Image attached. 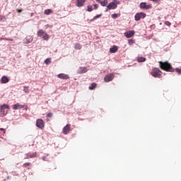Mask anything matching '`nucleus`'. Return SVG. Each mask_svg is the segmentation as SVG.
I'll list each match as a JSON object with an SVG mask.
<instances>
[{"instance_id": "nucleus-1", "label": "nucleus", "mask_w": 181, "mask_h": 181, "mask_svg": "<svg viewBox=\"0 0 181 181\" xmlns=\"http://www.w3.org/2000/svg\"><path fill=\"white\" fill-rule=\"evenodd\" d=\"M159 64L160 69H161V70H164V71H170V73H173V71H175V69H173L172 65L168 62H159Z\"/></svg>"}, {"instance_id": "nucleus-2", "label": "nucleus", "mask_w": 181, "mask_h": 181, "mask_svg": "<svg viewBox=\"0 0 181 181\" xmlns=\"http://www.w3.org/2000/svg\"><path fill=\"white\" fill-rule=\"evenodd\" d=\"M153 77H160L162 76V71L159 68H153L151 72Z\"/></svg>"}, {"instance_id": "nucleus-3", "label": "nucleus", "mask_w": 181, "mask_h": 181, "mask_svg": "<svg viewBox=\"0 0 181 181\" xmlns=\"http://www.w3.org/2000/svg\"><path fill=\"white\" fill-rule=\"evenodd\" d=\"M146 18V13H137L134 16V21H141V19H145Z\"/></svg>"}, {"instance_id": "nucleus-4", "label": "nucleus", "mask_w": 181, "mask_h": 181, "mask_svg": "<svg viewBox=\"0 0 181 181\" xmlns=\"http://www.w3.org/2000/svg\"><path fill=\"white\" fill-rule=\"evenodd\" d=\"M119 4V1L117 0H113L112 2L109 3L107 5V9H117V4Z\"/></svg>"}, {"instance_id": "nucleus-5", "label": "nucleus", "mask_w": 181, "mask_h": 181, "mask_svg": "<svg viewBox=\"0 0 181 181\" xmlns=\"http://www.w3.org/2000/svg\"><path fill=\"white\" fill-rule=\"evenodd\" d=\"M11 107L7 104H4L0 107V111L3 115H6L8 114V110L5 111V110H9Z\"/></svg>"}, {"instance_id": "nucleus-6", "label": "nucleus", "mask_w": 181, "mask_h": 181, "mask_svg": "<svg viewBox=\"0 0 181 181\" xmlns=\"http://www.w3.org/2000/svg\"><path fill=\"white\" fill-rule=\"evenodd\" d=\"M114 80V74H110L108 75H106L104 78V81L105 83H110V81H112Z\"/></svg>"}, {"instance_id": "nucleus-7", "label": "nucleus", "mask_w": 181, "mask_h": 181, "mask_svg": "<svg viewBox=\"0 0 181 181\" xmlns=\"http://www.w3.org/2000/svg\"><path fill=\"white\" fill-rule=\"evenodd\" d=\"M22 108H25V110H28V106L21 105L19 103H16L13 105V109L14 110H22Z\"/></svg>"}, {"instance_id": "nucleus-8", "label": "nucleus", "mask_w": 181, "mask_h": 181, "mask_svg": "<svg viewBox=\"0 0 181 181\" xmlns=\"http://www.w3.org/2000/svg\"><path fill=\"white\" fill-rule=\"evenodd\" d=\"M141 9H152V4H146V2H141L140 4Z\"/></svg>"}, {"instance_id": "nucleus-9", "label": "nucleus", "mask_w": 181, "mask_h": 181, "mask_svg": "<svg viewBox=\"0 0 181 181\" xmlns=\"http://www.w3.org/2000/svg\"><path fill=\"white\" fill-rule=\"evenodd\" d=\"M71 129V124H66L62 130V132L64 134V135H67V134H69V132H70Z\"/></svg>"}, {"instance_id": "nucleus-10", "label": "nucleus", "mask_w": 181, "mask_h": 181, "mask_svg": "<svg viewBox=\"0 0 181 181\" xmlns=\"http://www.w3.org/2000/svg\"><path fill=\"white\" fill-rule=\"evenodd\" d=\"M134 35H135V31H134V30H129V31L125 32L124 33V35L127 39L132 37V36H134Z\"/></svg>"}, {"instance_id": "nucleus-11", "label": "nucleus", "mask_w": 181, "mask_h": 181, "mask_svg": "<svg viewBox=\"0 0 181 181\" xmlns=\"http://www.w3.org/2000/svg\"><path fill=\"white\" fill-rule=\"evenodd\" d=\"M57 77L58 78H61L62 80H69V78H70L69 75L66 74H59L57 75Z\"/></svg>"}, {"instance_id": "nucleus-12", "label": "nucleus", "mask_w": 181, "mask_h": 181, "mask_svg": "<svg viewBox=\"0 0 181 181\" xmlns=\"http://www.w3.org/2000/svg\"><path fill=\"white\" fill-rule=\"evenodd\" d=\"M45 31H43V30H39L37 33L39 37H43L44 40H46V36H45Z\"/></svg>"}, {"instance_id": "nucleus-13", "label": "nucleus", "mask_w": 181, "mask_h": 181, "mask_svg": "<svg viewBox=\"0 0 181 181\" xmlns=\"http://www.w3.org/2000/svg\"><path fill=\"white\" fill-rule=\"evenodd\" d=\"M36 125L38 128H44L45 127V124L43 123V120L42 119H37Z\"/></svg>"}, {"instance_id": "nucleus-14", "label": "nucleus", "mask_w": 181, "mask_h": 181, "mask_svg": "<svg viewBox=\"0 0 181 181\" xmlns=\"http://www.w3.org/2000/svg\"><path fill=\"white\" fill-rule=\"evenodd\" d=\"M84 4H86V0H77L76 6L81 8V6H84Z\"/></svg>"}, {"instance_id": "nucleus-15", "label": "nucleus", "mask_w": 181, "mask_h": 181, "mask_svg": "<svg viewBox=\"0 0 181 181\" xmlns=\"http://www.w3.org/2000/svg\"><path fill=\"white\" fill-rule=\"evenodd\" d=\"M1 81L2 84H6V83H9V78L6 76H2Z\"/></svg>"}, {"instance_id": "nucleus-16", "label": "nucleus", "mask_w": 181, "mask_h": 181, "mask_svg": "<svg viewBox=\"0 0 181 181\" xmlns=\"http://www.w3.org/2000/svg\"><path fill=\"white\" fill-rule=\"evenodd\" d=\"M118 52V47L117 45H113L111 48H110V53H117Z\"/></svg>"}, {"instance_id": "nucleus-17", "label": "nucleus", "mask_w": 181, "mask_h": 181, "mask_svg": "<svg viewBox=\"0 0 181 181\" xmlns=\"http://www.w3.org/2000/svg\"><path fill=\"white\" fill-rule=\"evenodd\" d=\"M36 153H28L27 154V157L25 158V159H30L31 158H36Z\"/></svg>"}, {"instance_id": "nucleus-18", "label": "nucleus", "mask_w": 181, "mask_h": 181, "mask_svg": "<svg viewBox=\"0 0 181 181\" xmlns=\"http://www.w3.org/2000/svg\"><path fill=\"white\" fill-rule=\"evenodd\" d=\"M88 69L87 68L84 67V66H81L79 68V74H83L84 73H87Z\"/></svg>"}, {"instance_id": "nucleus-19", "label": "nucleus", "mask_w": 181, "mask_h": 181, "mask_svg": "<svg viewBox=\"0 0 181 181\" xmlns=\"http://www.w3.org/2000/svg\"><path fill=\"white\" fill-rule=\"evenodd\" d=\"M137 62L139 63H144V62H146V58L142 57H137Z\"/></svg>"}, {"instance_id": "nucleus-20", "label": "nucleus", "mask_w": 181, "mask_h": 181, "mask_svg": "<svg viewBox=\"0 0 181 181\" xmlns=\"http://www.w3.org/2000/svg\"><path fill=\"white\" fill-rule=\"evenodd\" d=\"M98 2H99V4H100V5L102 6H107V5L108 4V0H104L103 1L100 0V1H98Z\"/></svg>"}, {"instance_id": "nucleus-21", "label": "nucleus", "mask_w": 181, "mask_h": 181, "mask_svg": "<svg viewBox=\"0 0 181 181\" xmlns=\"http://www.w3.org/2000/svg\"><path fill=\"white\" fill-rule=\"evenodd\" d=\"M83 47V45H81L80 43L75 44L74 49L76 50H81V49Z\"/></svg>"}, {"instance_id": "nucleus-22", "label": "nucleus", "mask_w": 181, "mask_h": 181, "mask_svg": "<svg viewBox=\"0 0 181 181\" xmlns=\"http://www.w3.org/2000/svg\"><path fill=\"white\" fill-rule=\"evenodd\" d=\"M97 88V83H92L90 86H89V90H95Z\"/></svg>"}, {"instance_id": "nucleus-23", "label": "nucleus", "mask_w": 181, "mask_h": 181, "mask_svg": "<svg viewBox=\"0 0 181 181\" xmlns=\"http://www.w3.org/2000/svg\"><path fill=\"white\" fill-rule=\"evenodd\" d=\"M120 16H121V14L115 13V14L112 15V19H117V18H119Z\"/></svg>"}, {"instance_id": "nucleus-24", "label": "nucleus", "mask_w": 181, "mask_h": 181, "mask_svg": "<svg viewBox=\"0 0 181 181\" xmlns=\"http://www.w3.org/2000/svg\"><path fill=\"white\" fill-rule=\"evenodd\" d=\"M87 8L88 12H93V6H88Z\"/></svg>"}, {"instance_id": "nucleus-25", "label": "nucleus", "mask_w": 181, "mask_h": 181, "mask_svg": "<svg viewBox=\"0 0 181 181\" xmlns=\"http://www.w3.org/2000/svg\"><path fill=\"white\" fill-rule=\"evenodd\" d=\"M53 11L52 9H47L46 10V15H50V13H52Z\"/></svg>"}, {"instance_id": "nucleus-26", "label": "nucleus", "mask_w": 181, "mask_h": 181, "mask_svg": "<svg viewBox=\"0 0 181 181\" xmlns=\"http://www.w3.org/2000/svg\"><path fill=\"white\" fill-rule=\"evenodd\" d=\"M23 91H25V93H29V86H24Z\"/></svg>"}, {"instance_id": "nucleus-27", "label": "nucleus", "mask_w": 181, "mask_h": 181, "mask_svg": "<svg viewBox=\"0 0 181 181\" xmlns=\"http://www.w3.org/2000/svg\"><path fill=\"white\" fill-rule=\"evenodd\" d=\"M98 18H101V14L96 15L95 17H93V21H95V19H98Z\"/></svg>"}, {"instance_id": "nucleus-28", "label": "nucleus", "mask_w": 181, "mask_h": 181, "mask_svg": "<svg viewBox=\"0 0 181 181\" xmlns=\"http://www.w3.org/2000/svg\"><path fill=\"white\" fill-rule=\"evenodd\" d=\"M30 165V163H25L23 166V168H28Z\"/></svg>"}, {"instance_id": "nucleus-29", "label": "nucleus", "mask_w": 181, "mask_h": 181, "mask_svg": "<svg viewBox=\"0 0 181 181\" xmlns=\"http://www.w3.org/2000/svg\"><path fill=\"white\" fill-rule=\"evenodd\" d=\"M175 71H176L177 73H178V74H181V69H180L177 68V69H175Z\"/></svg>"}, {"instance_id": "nucleus-30", "label": "nucleus", "mask_w": 181, "mask_h": 181, "mask_svg": "<svg viewBox=\"0 0 181 181\" xmlns=\"http://www.w3.org/2000/svg\"><path fill=\"white\" fill-rule=\"evenodd\" d=\"M134 43V40H128V44L131 46V45H133Z\"/></svg>"}, {"instance_id": "nucleus-31", "label": "nucleus", "mask_w": 181, "mask_h": 181, "mask_svg": "<svg viewBox=\"0 0 181 181\" xmlns=\"http://www.w3.org/2000/svg\"><path fill=\"white\" fill-rule=\"evenodd\" d=\"M47 117H48V118H52L53 117V113L50 112V113H48L47 115Z\"/></svg>"}, {"instance_id": "nucleus-32", "label": "nucleus", "mask_w": 181, "mask_h": 181, "mask_svg": "<svg viewBox=\"0 0 181 181\" xmlns=\"http://www.w3.org/2000/svg\"><path fill=\"white\" fill-rule=\"evenodd\" d=\"M165 25H166V26H170V25H172V23L169 21H165Z\"/></svg>"}, {"instance_id": "nucleus-33", "label": "nucleus", "mask_w": 181, "mask_h": 181, "mask_svg": "<svg viewBox=\"0 0 181 181\" xmlns=\"http://www.w3.org/2000/svg\"><path fill=\"white\" fill-rule=\"evenodd\" d=\"M51 59H46V64H49V63H50V62H51Z\"/></svg>"}, {"instance_id": "nucleus-34", "label": "nucleus", "mask_w": 181, "mask_h": 181, "mask_svg": "<svg viewBox=\"0 0 181 181\" xmlns=\"http://www.w3.org/2000/svg\"><path fill=\"white\" fill-rule=\"evenodd\" d=\"M6 40H8V42H13V39L12 38H7Z\"/></svg>"}, {"instance_id": "nucleus-35", "label": "nucleus", "mask_w": 181, "mask_h": 181, "mask_svg": "<svg viewBox=\"0 0 181 181\" xmlns=\"http://www.w3.org/2000/svg\"><path fill=\"white\" fill-rule=\"evenodd\" d=\"M0 40H8V38H6V37H1Z\"/></svg>"}, {"instance_id": "nucleus-36", "label": "nucleus", "mask_w": 181, "mask_h": 181, "mask_svg": "<svg viewBox=\"0 0 181 181\" xmlns=\"http://www.w3.org/2000/svg\"><path fill=\"white\" fill-rule=\"evenodd\" d=\"M94 8L98 9V4H94Z\"/></svg>"}, {"instance_id": "nucleus-37", "label": "nucleus", "mask_w": 181, "mask_h": 181, "mask_svg": "<svg viewBox=\"0 0 181 181\" xmlns=\"http://www.w3.org/2000/svg\"><path fill=\"white\" fill-rule=\"evenodd\" d=\"M149 1H152L153 2H159V1L160 0H149Z\"/></svg>"}, {"instance_id": "nucleus-38", "label": "nucleus", "mask_w": 181, "mask_h": 181, "mask_svg": "<svg viewBox=\"0 0 181 181\" xmlns=\"http://www.w3.org/2000/svg\"><path fill=\"white\" fill-rule=\"evenodd\" d=\"M109 10H110V8H108V6H107V8H106L105 12H108Z\"/></svg>"}, {"instance_id": "nucleus-39", "label": "nucleus", "mask_w": 181, "mask_h": 181, "mask_svg": "<svg viewBox=\"0 0 181 181\" xmlns=\"http://www.w3.org/2000/svg\"><path fill=\"white\" fill-rule=\"evenodd\" d=\"M17 12H18V13H21V12H22V10H21V9H17Z\"/></svg>"}, {"instance_id": "nucleus-40", "label": "nucleus", "mask_w": 181, "mask_h": 181, "mask_svg": "<svg viewBox=\"0 0 181 181\" xmlns=\"http://www.w3.org/2000/svg\"><path fill=\"white\" fill-rule=\"evenodd\" d=\"M0 131H4L5 133V129H4V128H0Z\"/></svg>"}, {"instance_id": "nucleus-41", "label": "nucleus", "mask_w": 181, "mask_h": 181, "mask_svg": "<svg viewBox=\"0 0 181 181\" xmlns=\"http://www.w3.org/2000/svg\"><path fill=\"white\" fill-rule=\"evenodd\" d=\"M94 20H93V18L90 20V22H93Z\"/></svg>"}, {"instance_id": "nucleus-42", "label": "nucleus", "mask_w": 181, "mask_h": 181, "mask_svg": "<svg viewBox=\"0 0 181 181\" xmlns=\"http://www.w3.org/2000/svg\"><path fill=\"white\" fill-rule=\"evenodd\" d=\"M97 1V2H100V0H96Z\"/></svg>"}, {"instance_id": "nucleus-43", "label": "nucleus", "mask_w": 181, "mask_h": 181, "mask_svg": "<svg viewBox=\"0 0 181 181\" xmlns=\"http://www.w3.org/2000/svg\"><path fill=\"white\" fill-rule=\"evenodd\" d=\"M44 13H46V11H44Z\"/></svg>"}, {"instance_id": "nucleus-44", "label": "nucleus", "mask_w": 181, "mask_h": 181, "mask_svg": "<svg viewBox=\"0 0 181 181\" xmlns=\"http://www.w3.org/2000/svg\"><path fill=\"white\" fill-rule=\"evenodd\" d=\"M44 63H46V60L44 61Z\"/></svg>"}]
</instances>
